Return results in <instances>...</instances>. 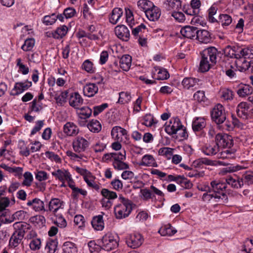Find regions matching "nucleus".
I'll list each match as a JSON object with an SVG mask.
<instances>
[{
    "instance_id": "nucleus-1",
    "label": "nucleus",
    "mask_w": 253,
    "mask_h": 253,
    "mask_svg": "<svg viewBox=\"0 0 253 253\" xmlns=\"http://www.w3.org/2000/svg\"><path fill=\"white\" fill-rule=\"evenodd\" d=\"M119 245V237L111 232L105 234L101 239V248L107 251L116 249Z\"/></svg>"
},
{
    "instance_id": "nucleus-2",
    "label": "nucleus",
    "mask_w": 253,
    "mask_h": 253,
    "mask_svg": "<svg viewBox=\"0 0 253 253\" xmlns=\"http://www.w3.org/2000/svg\"><path fill=\"white\" fill-rule=\"evenodd\" d=\"M90 139L81 136L75 137L72 141V147L75 152L81 154L86 151L90 146Z\"/></svg>"
},
{
    "instance_id": "nucleus-3",
    "label": "nucleus",
    "mask_w": 253,
    "mask_h": 253,
    "mask_svg": "<svg viewBox=\"0 0 253 253\" xmlns=\"http://www.w3.org/2000/svg\"><path fill=\"white\" fill-rule=\"evenodd\" d=\"M211 115L212 120L218 125L222 124L226 119L224 108L220 104L214 106L211 112Z\"/></svg>"
},
{
    "instance_id": "nucleus-4",
    "label": "nucleus",
    "mask_w": 253,
    "mask_h": 253,
    "mask_svg": "<svg viewBox=\"0 0 253 253\" xmlns=\"http://www.w3.org/2000/svg\"><path fill=\"white\" fill-rule=\"evenodd\" d=\"M221 54L215 47L211 46L204 49L201 53V56L209 60L210 64L214 65L217 62V57Z\"/></svg>"
},
{
    "instance_id": "nucleus-5",
    "label": "nucleus",
    "mask_w": 253,
    "mask_h": 253,
    "mask_svg": "<svg viewBox=\"0 0 253 253\" xmlns=\"http://www.w3.org/2000/svg\"><path fill=\"white\" fill-rule=\"evenodd\" d=\"M215 143L219 147L231 148L233 145L231 136L225 133H218L215 135Z\"/></svg>"
},
{
    "instance_id": "nucleus-6",
    "label": "nucleus",
    "mask_w": 253,
    "mask_h": 253,
    "mask_svg": "<svg viewBox=\"0 0 253 253\" xmlns=\"http://www.w3.org/2000/svg\"><path fill=\"white\" fill-rule=\"evenodd\" d=\"M182 127L183 126L179 119L177 117L172 118L170 120L169 124L166 126L165 131L168 134L172 135L177 133Z\"/></svg>"
},
{
    "instance_id": "nucleus-7",
    "label": "nucleus",
    "mask_w": 253,
    "mask_h": 253,
    "mask_svg": "<svg viewBox=\"0 0 253 253\" xmlns=\"http://www.w3.org/2000/svg\"><path fill=\"white\" fill-rule=\"evenodd\" d=\"M32 85L31 81L28 80L24 82H17L15 84L10 94L12 96H17L27 90Z\"/></svg>"
},
{
    "instance_id": "nucleus-8",
    "label": "nucleus",
    "mask_w": 253,
    "mask_h": 253,
    "mask_svg": "<svg viewBox=\"0 0 253 253\" xmlns=\"http://www.w3.org/2000/svg\"><path fill=\"white\" fill-rule=\"evenodd\" d=\"M200 80L198 78L186 77L182 81V85L185 89L195 90L200 87Z\"/></svg>"
},
{
    "instance_id": "nucleus-9",
    "label": "nucleus",
    "mask_w": 253,
    "mask_h": 253,
    "mask_svg": "<svg viewBox=\"0 0 253 253\" xmlns=\"http://www.w3.org/2000/svg\"><path fill=\"white\" fill-rule=\"evenodd\" d=\"M127 245L132 248L136 249L139 247L143 242L142 236L139 234H131L126 238Z\"/></svg>"
},
{
    "instance_id": "nucleus-10",
    "label": "nucleus",
    "mask_w": 253,
    "mask_h": 253,
    "mask_svg": "<svg viewBox=\"0 0 253 253\" xmlns=\"http://www.w3.org/2000/svg\"><path fill=\"white\" fill-rule=\"evenodd\" d=\"M237 116L243 119H248L251 116L250 105L245 102L240 103L236 110Z\"/></svg>"
},
{
    "instance_id": "nucleus-11",
    "label": "nucleus",
    "mask_w": 253,
    "mask_h": 253,
    "mask_svg": "<svg viewBox=\"0 0 253 253\" xmlns=\"http://www.w3.org/2000/svg\"><path fill=\"white\" fill-rule=\"evenodd\" d=\"M222 196L218 195L217 194H211V193L207 192L203 194L202 199L206 202L212 201L214 202L227 203L228 197L226 194H222Z\"/></svg>"
},
{
    "instance_id": "nucleus-12",
    "label": "nucleus",
    "mask_w": 253,
    "mask_h": 253,
    "mask_svg": "<svg viewBox=\"0 0 253 253\" xmlns=\"http://www.w3.org/2000/svg\"><path fill=\"white\" fill-rule=\"evenodd\" d=\"M211 192H213L214 194H217L218 195L222 196V194H226L224 191L226 188V184L222 182L219 180H213L211 181Z\"/></svg>"
},
{
    "instance_id": "nucleus-13",
    "label": "nucleus",
    "mask_w": 253,
    "mask_h": 253,
    "mask_svg": "<svg viewBox=\"0 0 253 253\" xmlns=\"http://www.w3.org/2000/svg\"><path fill=\"white\" fill-rule=\"evenodd\" d=\"M116 36L120 39L127 41L130 37V33L127 28L124 25H118L115 28Z\"/></svg>"
},
{
    "instance_id": "nucleus-14",
    "label": "nucleus",
    "mask_w": 253,
    "mask_h": 253,
    "mask_svg": "<svg viewBox=\"0 0 253 253\" xmlns=\"http://www.w3.org/2000/svg\"><path fill=\"white\" fill-rule=\"evenodd\" d=\"M240 47L235 46L227 45L223 49L224 54L225 56L231 58H236L240 57Z\"/></svg>"
},
{
    "instance_id": "nucleus-15",
    "label": "nucleus",
    "mask_w": 253,
    "mask_h": 253,
    "mask_svg": "<svg viewBox=\"0 0 253 253\" xmlns=\"http://www.w3.org/2000/svg\"><path fill=\"white\" fill-rule=\"evenodd\" d=\"M63 131L68 136H76L79 132L78 127L72 122L66 123L63 127Z\"/></svg>"
},
{
    "instance_id": "nucleus-16",
    "label": "nucleus",
    "mask_w": 253,
    "mask_h": 253,
    "mask_svg": "<svg viewBox=\"0 0 253 253\" xmlns=\"http://www.w3.org/2000/svg\"><path fill=\"white\" fill-rule=\"evenodd\" d=\"M196 39L201 43H210L211 41V34L207 30H198L196 34Z\"/></svg>"
},
{
    "instance_id": "nucleus-17",
    "label": "nucleus",
    "mask_w": 253,
    "mask_h": 253,
    "mask_svg": "<svg viewBox=\"0 0 253 253\" xmlns=\"http://www.w3.org/2000/svg\"><path fill=\"white\" fill-rule=\"evenodd\" d=\"M132 207H115L114 212L117 218L127 216L132 210Z\"/></svg>"
},
{
    "instance_id": "nucleus-18",
    "label": "nucleus",
    "mask_w": 253,
    "mask_h": 253,
    "mask_svg": "<svg viewBox=\"0 0 253 253\" xmlns=\"http://www.w3.org/2000/svg\"><path fill=\"white\" fill-rule=\"evenodd\" d=\"M197 31L198 29L195 27L186 26L181 29L180 33L185 38L192 39L196 36Z\"/></svg>"
},
{
    "instance_id": "nucleus-19",
    "label": "nucleus",
    "mask_w": 253,
    "mask_h": 253,
    "mask_svg": "<svg viewBox=\"0 0 253 253\" xmlns=\"http://www.w3.org/2000/svg\"><path fill=\"white\" fill-rule=\"evenodd\" d=\"M161 14L160 9L154 5L153 7H152L145 13V15L150 21H155L159 19Z\"/></svg>"
},
{
    "instance_id": "nucleus-20",
    "label": "nucleus",
    "mask_w": 253,
    "mask_h": 253,
    "mask_svg": "<svg viewBox=\"0 0 253 253\" xmlns=\"http://www.w3.org/2000/svg\"><path fill=\"white\" fill-rule=\"evenodd\" d=\"M217 162L209 160L207 158H201L195 160L193 162V166L196 168H202L204 165L216 166Z\"/></svg>"
},
{
    "instance_id": "nucleus-21",
    "label": "nucleus",
    "mask_w": 253,
    "mask_h": 253,
    "mask_svg": "<svg viewBox=\"0 0 253 253\" xmlns=\"http://www.w3.org/2000/svg\"><path fill=\"white\" fill-rule=\"evenodd\" d=\"M98 86L93 83L87 84L83 88L84 94L88 97L93 96L98 92Z\"/></svg>"
},
{
    "instance_id": "nucleus-22",
    "label": "nucleus",
    "mask_w": 253,
    "mask_h": 253,
    "mask_svg": "<svg viewBox=\"0 0 253 253\" xmlns=\"http://www.w3.org/2000/svg\"><path fill=\"white\" fill-rule=\"evenodd\" d=\"M69 104L71 106L78 109L83 103V99L78 92L72 93L69 98Z\"/></svg>"
},
{
    "instance_id": "nucleus-23",
    "label": "nucleus",
    "mask_w": 253,
    "mask_h": 253,
    "mask_svg": "<svg viewBox=\"0 0 253 253\" xmlns=\"http://www.w3.org/2000/svg\"><path fill=\"white\" fill-rule=\"evenodd\" d=\"M68 31V27L65 25H62L58 27L54 31L49 33L48 36L52 37L56 39H60L67 34Z\"/></svg>"
},
{
    "instance_id": "nucleus-24",
    "label": "nucleus",
    "mask_w": 253,
    "mask_h": 253,
    "mask_svg": "<svg viewBox=\"0 0 253 253\" xmlns=\"http://www.w3.org/2000/svg\"><path fill=\"white\" fill-rule=\"evenodd\" d=\"M206 126V122L204 118L196 117L192 122V126L194 132L200 131Z\"/></svg>"
},
{
    "instance_id": "nucleus-25",
    "label": "nucleus",
    "mask_w": 253,
    "mask_h": 253,
    "mask_svg": "<svg viewBox=\"0 0 253 253\" xmlns=\"http://www.w3.org/2000/svg\"><path fill=\"white\" fill-rule=\"evenodd\" d=\"M139 165L145 167H158V165L153 156L149 154H146L143 156Z\"/></svg>"
},
{
    "instance_id": "nucleus-26",
    "label": "nucleus",
    "mask_w": 253,
    "mask_h": 253,
    "mask_svg": "<svg viewBox=\"0 0 253 253\" xmlns=\"http://www.w3.org/2000/svg\"><path fill=\"white\" fill-rule=\"evenodd\" d=\"M253 92V88L248 84H242L239 86L237 93L241 97H245L251 94Z\"/></svg>"
},
{
    "instance_id": "nucleus-27",
    "label": "nucleus",
    "mask_w": 253,
    "mask_h": 253,
    "mask_svg": "<svg viewBox=\"0 0 253 253\" xmlns=\"http://www.w3.org/2000/svg\"><path fill=\"white\" fill-rule=\"evenodd\" d=\"M132 58L128 54H125L122 56L120 60V66L125 71H127L130 68L131 65Z\"/></svg>"
},
{
    "instance_id": "nucleus-28",
    "label": "nucleus",
    "mask_w": 253,
    "mask_h": 253,
    "mask_svg": "<svg viewBox=\"0 0 253 253\" xmlns=\"http://www.w3.org/2000/svg\"><path fill=\"white\" fill-rule=\"evenodd\" d=\"M52 175L60 181H65L70 177L71 174L65 169H58L57 170L53 171Z\"/></svg>"
},
{
    "instance_id": "nucleus-29",
    "label": "nucleus",
    "mask_w": 253,
    "mask_h": 253,
    "mask_svg": "<svg viewBox=\"0 0 253 253\" xmlns=\"http://www.w3.org/2000/svg\"><path fill=\"white\" fill-rule=\"evenodd\" d=\"M23 238L24 237L21 235V233H18L15 231L10 238L9 247L12 248L17 247L21 243Z\"/></svg>"
},
{
    "instance_id": "nucleus-30",
    "label": "nucleus",
    "mask_w": 253,
    "mask_h": 253,
    "mask_svg": "<svg viewBox=\"0 0 253 253\" xmlns=\"http://www.w3.org/2000/svg\"><path fill=\"white\" fill-rule=\"evenodd\" d=\"M236 68L240 72H244L249 69L250 64L249 61L244 57L237 58L235 62Z\"/></svg>"
},
{
    "instance_id": "nucleus-31",
    "label": "nucleus",
    "mask_w": 253,
    "mask_h": 253,
    "mask_svg": "<svg viewBox=\"0 0 253 253\" xmlns=\"http://www.w3.org/2000/svg\"><path fill=\"white\" fill-rule=\"evenodd\" d=\"M92 227L97 231H102L104 228L103 216L101 215L94 216L91 221Z\"/></svg>"
},
{
    "instance_id": "nucleus-32",
    "label": "nucleus",
    "mask_w": 253,
    "mask_h": 253,
    "mask_svg": "<svg viewBox=\"0 0 253 253\" xmlns=\"http://www.w3.org/2000/svg\"><path fill=\"white\" fill-rule=\"evenodd\" d=\"M226 183L234 188H241L243 186L242 178L235 176H229L226 178Z\"/></svg>"
},
{
    "instance_id": "nucleus-33",
    "label": "nucleus",
    "mask_w": 253,
    "mask_h": 253,
    "mask_svg": "<svg viewBox=\"0 0 253 253\" xmlns=\"http://www.w3.org/2000/svg\"><path fill=\"white\" fill-rule=\"evenodd\" d=\"M14 226L16 229L15 231L18 233H21V235L23 237H24L26 232L30 230L31 227L29 224L23 222H16Z\"/></svg>"
},
{
    "instance_id": "nucleus-34",
    "label": "nucleus",
    "mask_w": 253,
    "mask_h": 253,
    "mask_svg": "<svg viewBox=\"0 0 253 253\" xmlns=\"http://www.w3.org/2000/svg\"><path fill=\"white\" fill-rule=\"evenodd\" d=\"M30 222L35 226L38 228H41L45 226V219L42 215H36L32 216L30 219Z\"/></svg>"
},
{
    "instance_id": "nucleus-35",
    "label": "nucleus",
    "mask_w": 253,
    "mask_h": 253,
    "mask_svg": "<svg viewBox=\"0 0 253 253\" xmlns=\"http://www.w3.org/2000/svg\"><path fill=\"white\" fill-rule=\"evenodd\" d=\"M219 150L218 145L216 143L207 145L202 148L203 152L207 155H215Z\"/></svg>"
},
{
    "instance_id": "nucleus-36",
    "label": "nucleus",
    "mask_w": 253,
    "mask_h": 253,
    "mask_svg": "<svg viewBox=\"0 0 253 253\" xmlns=\"http://www.w3.org/2000/svg\"><path fill=\"white\" fill-rule=\"evenodd\" d=\"M123 14V9L121 8L116 7L112 11L111 15L109 18L110 22L113 24H116Z\"/></svg>"
},
{
    "instance_id": "nucleus-37",
    "label": "nucleus",
    "mask_w": 253,
    "mask_h": 253,
    "mask_svg": "<svg viewBox=\"0 0 253 253\" xmlns=\"http://www.w3.org/2000/svg\"><path fill=\"white\" fill-rule=\"evenodd\" d=\"M138 7L145 13L154 5V3L148 0H139L137 3Z\"/></svg>"
},
{
    "instance_id": "nucleus-38",
    "label": "nucleus",
    "mask_w": 253,
    "mask_h": 253,
    "mask_svg": "<svg viewBox=\"0 0 253 253\" xmlns=\"http://www.w3.org/2000/svg\"><path fill=\"white\" fill-rule=\"evenodd\" d=\"M159 232L162 236H172L177 232V230L174 229L170 224H169L162 227Z\"/></svg>"
},
{
    "instance_id": "nucleus-39",
    "label": "nucleus",
    "mask_w": 253,
    "mask_h": 253,
    "mask_svg": "<svg viewBox=\"0 0 253 253\" xmlns=\"http://www.w3.org/2000/svg\"><path fill=\"white\" fill-rule=\"evenodd\" d=\"M155 71L157 72V76L155 78L158 80H167L169 77L168 71L164 69L159 67H155Z\"/></svg>"
},
{
    "instance_id": "nucleus-40",
    "label": "nucleus",
    "mask_w": 253,
    "mask_h": 253,
    "mask_svg": "<svg viewBox=\"0 0 253 253\" xmlns=\"http://www.w3.org/2000/svg\"><path fill=\"white\" fill-rule=\"evenodd\" d=\"M57 239H49L46 242L45 249L47 253H54L57 250Z\"/></svg>"
},
{
    "instance_id": "nucleus-41",
    "label": "nucleus",
    "mask_w": 253,
    "mask_h": 253,
    "mask_svg": "<svg viewBox=\"0 0 253 253\" xmlns=\"http://www.w3.org/2000/svg\"><path fill=\"white\" fill-rule=\"evenodd\" d=\"M78 114L79 117L82 119H86L91 116L92 110L88 107L85 106L78 108Z\"/></svg>"
},
{
    "instance_id": "nucleus-42",
    "label": "nucleus",
    "mask_w": 253,
    "mask_h": 253,
    "mask_svg": "<svg viewBox=\"0 0 253 253\" xmlns=\"http://www.w3.org/2000/svg\"><path fill=\"white\" fill-rule=\"evenodd\" d=\"M145 32H148L146 26L141 23L140 25L132 29V35L138 38V37L143 36L142 34Z\"/></svg>"
},
{
    "instance_id": "nucleus-43",
    "label": "nucleus",
    "mask_w": 253,
    "mask_h": 253,
    "mask_svg": "<svg viewBox=\"0 0 253 253\" xmlns=\"http://www.w3.org/2000/svg\"><path fill=\"white\" fill-rule=\"evenodd\" d=\"M63 253H76L77 248L74 243L71 242H65L63 245Z\"/></svg>"
},
{
    "instance_id": "nucleus-44",
    "label": "nucleus",
    "mask_w": 253,
    "mask_h": 253,
    "mask_svg": "<svg viewBox=\"0 0 253 253\" xmlns=\"http://www.w3.org/2000/svg\"><path fill=\"white\" fill-rule=\"evenodd\" d=\"M240 57H244L245 58L253 59V46L245 48L240 47Z\"/></svg>"
},
{
    "instance_id": "nucleus-45",
    "label": "nucleus",
    "mask_w": 253,
    "mask_h": 253,
    "mask_svg": "<svg viewBox=\"0 0 253 253\" xmlns=\"http://www.w3.org/2000/svg\"><path fill=\"white\" fill-rule=\"evenodd\" d=\"M214 66L210 64V62L209 60L205 59V58L202 56L201 59L200 63L199 70L202 72H205L208 71L211 67Z\"/></svg>"
},
{
    "instance_id": "nucleus-46",
    "label": "nucleus",
    "mask_w": 253,
    "mask_h": 253,
    "mask_svg": "<svg viewBox=\"0 0 253 253\" xmlns=\"http://www.w3.org/2000/svg\"><path fill=\"white\" fill-rule=\"evenodd\" d=\"M87 127L93 132H98L101 129V125L97 120H92L87 125Z\"/></svg>"
},
{
    "instance_id": "nucleus-47",
    "label": "nucleus",
    "mask_w": 253,
    "mask_h": 253,
    "mask_svg": "<svg viewBox=\"0 0 253 253\" xmlns=\"http://www.w3.org/2000/svg\"><path fill=\"white\" fill-rule=\"evenodd\" d=\"M131 96L130 93L128 92L122 91L119 93V98L118 103L121 104L128 103L130 101Z\"/></svg>"
},
{
    "instance_id": "nucleus-48",
    "label": "nucleus",
    "mask_w": 253,
    "mask_h": 253,
    "mask_svg": "<svg viewBox=\"0 0 253 253\" xmlns=\"http://www.w3.org/2000/svg\"><path fill=\"white\" fill-rule=\"evenodd\" d=\"M235 69L232 65L229 62L227 66L222 67V71L226 76L230 78H233L236 76Z\"/></svg>"
},
{
    "instance_id": "nucleus-49",
    "label": "nucleus",
    "mask_w": 253,
    "mask_h": 253,
    "mask_svg": "<svg viewBox=\"0 0 253 253\" xmlns=\"http://www.w3.org/2000/svg\"><path fill=\"white\" fill-rule=\"evenodd\" d=\"M126 22L129 26L132 28L133 26L135 25V22L134 19L133 13L128 8H126Z\"/></svg>"
},
{
    "instance_id": "nucleus-50",
    "label": "nucleus",
    "mask_w": 253,
    "mask_h": 253,
    "mask_svg": "<svg viewBox=\"0 0 253 253\" xmlns=\"http://www.w3.org/2000/svg\"><path fill=\"white\" fill-rule=\"evenodd\" d=\"M82 68L89 73H93L95 70V68L94 67L93 63L88 59L85 60L83 62L82 65Z\"/></svg>"
},
{
    "instance_id": "nucleus-51",
    "label": "nucleus",
    "mask_w": 253,
    "mask_h": 253,
    "mask_svg": "<svg viewBox=\"0 0 253 253\" xmlns=\"http://www.w3.org/2000/svg\"><path fill=\"white\" fill-rule=\"evenodd\" d=\"M231 17L228 14H220L219 16V23H221L223 27L229 26L232 22Z\"/></svg>"
},
{
    "instance_id": "nucleus-52",
    "label": "nucleus",
    "mask_w": 253,
    "mask_h": 253,
    "mask_svg": "<svg viewBox=\"0 0 253 253\" xmlns=\"http://www.w3.org/2000/svg\"><path fill=\"white\" fill-rule=\"evenodd\" d=\"M68 92L64 91L61 92L59 94H56L54 97L56 103L58 104L62 105L66 101V98L68 96Z\"/></svg>"
},
{
    "instance_id": "nucleus-53",
    "label": "nucleus",
    "mask_w": 253,
    "mask_h": 253,
    "mask_svg": "<svg viewBox=\"0 0 253 253\" xmlns=\"http://www.w3.org/2000/svg\"><path fill=\"white\" fill-rule=\"evenodd\" d=\"M241 178L243 182V185L244 184L248 185L253 184V171L246 172L243 175Z\"/></svg>"
},
{
    "instance_id": "nucleus-54",
    "label": "nucleus",
    "mask_w": 253,
    "mask_h": 253,
    "mask_svg": "<svg viewBox=\"0 0 253 253\" xmlns=\"http://www.w3.org/2000/svg\"><path fill=\"white\" fill-rule=\"evenodd\" d=\"M84 17L87 20H91L94 18L93 13L90 11L87 3H85L83 4V10Z\"/></svg>"
},
{
    "instance_id": "nucleus-55",
    "label": "nucleus",
    "mask_w": 253,
    "mask_h": 253,
    "mask_svg": "<svg viewBox=\"0 0 253 253\" xmlns=\"http://www.w3.org/2000/svg\"><path fill=\"white\" fill-rule=\"evenodd\" d=\"M173 149L169 147H163L159 150V155L164 156L167 159H169L173 154Z\"/></svg>"
},
{
    "instance_id": "nucleus-56",
    "label": "nucleus",
    "mask_w": 253,
    "mask_h": 253,
    "mask_svg": "<svg viewBox=\"0 0 253 253\" xmlns=\"http://www.w3.org/2000/svg\"><path fill=\"white\" fill-rule=\"evenodd\" d=\"M29 247L32 251L39 250L41 247V239L38 238L32 239L30 242Z\"/></svg>"
},
{
    "instance_id": "nucleus-57",
    "label": "nucleus",
    "mask_w": 253,
    "mask_h": 253,
    "mask_svg": "<svg viewBox=\"0 0 253 253\" xmlns=\"http://www.w3.org/2000/svg\"><path fill=\"white\" fill-rule=\"evenodd\" d=\"M167 2L169 10H178L181 6V2L180 0H167Z\"/></svg>"
},
{
    "instance_id": "nucleus-58",
    "label": "nucleus",
    "mask_w": 253,
    "mask_h": 253,
    "mask_svg": "<svg viewBox=\"0 0 253 253\" xmlns=\"http://www.w3.org/2000/svg\"><path fill=\"white\" fill-rule=\"evenodd\" d=\"M56 20L57 17H56V15L52 14L50 15L44 16L42 20V22L44 25L48 26L54 24Z\"/></svg>"
},
{
    "instance_id": "nucleus-59",
    "label": "nucleus",
    "mask_w": 253,
    "mask_h": 253,
    "mask_svg": "<svg viewBox=\"0 0 253 253\" xmlns=\"http://www.w3.org/2000/svg\"><path fill=\"white\" fill-rule=\"evenodd\" d=\"M35 45L34 39H28L25 40L24 44L22 46L21 48L25 51H30Z\"/></svg>"
},
{
    "instance_id": "nucleus-60",
    "label": "nucleus",
    "mask_w": 253,
    "mask_h": 253,
    "mask_svg": "<svg viewBox=\"0 0 253 253\" xmlns=\"http://www.w3.org/2000/svg\"><path fill=\"white\" fill-rule=\"evenodd\" d=\"M112 165L114 169L118 170L127 169L129 168L128 165L127 163L124 162L123 161L113 162Z\"/></svg>"
},
{
    "instance_id": "nucleus-61",
    "label": "nucleus",
    "mask_w": 253,
    "mask_h": 253,
    "mask_svg": "<svg viewBox=\"0 0 253 253\" xmlns=\"http://www.w3.org/2000/svg\"><path fill=\"white\" fill-rule=\"evenodd\" d=\"M177 183L179 184L182 187L189 189L192 187L193 184L184 176H180L179 179L177 180Z\"/></svg>"
},
{
    "instance_id": "nucleus-62",
    "label": "nucleus",
    "mask_w": 253,
    "mask_h": 253,
    "mask_svg": "<svg viewBox=\"0 0 253 253\" xmlns=\"http://www.w3.org/2000/svg\"><path fill=\"white\" fill-rule=\"evenodd\" d=\"M101 195L105 198L110 200L117 198V195L116 192L109 191L107 189H102L101 191Z\"/></svg>"
},
{
    "instance_id": "nucleus-63",
    "label": "nucleus",
    "mask_w": 253,
    "mask_h": 253,
    "mask_svg": "<svg viewBox=\"0 0 253 253\" xmlns=\"http://www.w3.org/2000/svg\"><path fill=\"white\" fill-rule=\"evenodd\" d=\"M217 8L216 6L212 5L208 10V18L211 23L217 22V20L213 17L217 12Z\"/></svg>"
},
{
    "instance_id": "nucleus-64",
    "label": "nucleus",
    "mask_w": 253,
    "mask_h": 253,
    "mask_svg": "<svg viewBox=\"0 0 253 253\" xmlns=\"http://www.w3.org/2000/svg\"><path fill=\"white\" fill-rule=\"evenodd\" d=\"M120 128V126H115L113 127L111 132L112 138L117 141H121L122 140V137L120 135L119 131Z\"/></svg>"
}]
</instances>
